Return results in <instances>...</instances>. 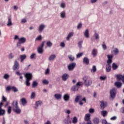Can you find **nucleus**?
<instances>
[{
    "instance_id": "f257e3e1",
    "label": "nucleus",
    "mask_w": 124,
    "mask_h": 124,
    "mask_svg": "<svg viewBox=\"0 0 124 124\" xmlns=\"http://www.w3.org/2000/svg\"><path fill=\"white\" fill-rule=\"evenodd\" d=\"M13 109V111L16 113V114H21V109L19 108L18 106V101L17 100H14L12 103V107L9 106L7 109L8 114H11V109Z\"/></svg>"
},
{
    "instance_id": "f03ea898",
    "label": "nucleus",
    "mask_w": 124,
    "mask_h": 124,
    "mask_svg": "<svg viewBox=\"0 0 124 124\" xmlns=\"http://www.w3.org/2000/svg\"><path fill=\"white\" fill-rule=\"evenodd\" d=\"M114 57L113 55H108L107 58L108 59L107 61L108 64L106 65V71L107 72H110L111 71V65L110 63H112V59Z\"/></svg>"
},
{
    "instance_id": "7ed1b4c3",
    "label": "nucleus",
    "mask_w": 124,
    "mask_h": 124,
    "mask_svg": "<svg viewBox=\"0 0 124 124\" xmlns=\"http://www.w3.org/2000/svg\"><path fill=\"white\" fill-rule=\"evenodd\" d=\"M25 77L26 78L25 85L27 86V87H29V86H31V83H30V81L32 78V75L31 73H28L25 74Z\"/></svg>"
},
{
    "instance_id": "20e7f679",
    "label": "nucleus",
    "mask_w": 124,
    "mask_h": 124,
    "mask_svg": "<svg viewBox=\"0 0 124 124\" xmlns=\"http://www.w3.org/2000/svg\"><path fill=\"white\" fill-rule=\"evenodd\" d=\"M83 80L84 81V85L86 87H89L93 84V81L90 78V77L87 76H85L83 78Z\"/></svg>"
},
{
    "instance_id": "39448f33",
    "label": "nucleus",
    "mask_w": 124,
    "mask_h": 124,
    "mask_svg": "<svg viewBox=\"0 0 124 124\" xmlns=\"http://www.w3.org/2000/svg\"><path fill=\"white\" fill-rule=\"evenodd\" d=\"M46 25L44 23L40 24L38 27V31H39V32H42V31L46 29Z\"/></svg>"
},
{
    "instance_id": "423d86ee",
    "label": "nucleus",
    "mask_w": 124,
    "mask_h": 124,
    "mask_svg": "<svg viewBox=\"0 0 124 124\" xmlns=\"http://www.w3.org/2000/svg\"><path fill=\"white\" fill-rule=\"evenodd\" d=\"M44 43H45V42H43L41 45L38 46L37 48V52L38 54H43V47H44Z\"/></svg>"
},
{
    "instance_id": "0eeeda50",
    "label": "nucleus",
    "mask_w": 124,
    "mask_h": 124,
    "mask_svg": "<svg viewBox=\"0 0 124 124\" xmlns=\"http://www.w3.org/2000/svg\"><path fill=\"white\" fill-rule=\"evenodd\" d=\"M76 67V63L73 62L69 64L68 65V69L69 71H72Z\"/></svg>"
},
{
    "instance_id": "6e6552de",
    "label": "nucleus",
    "mask_w": 124,
    "mask_h": 124,
    "mask_svg": "<svg viewBox=\"0 0 124 124\" xmlns=\"http://www.w3.org/2000/svg\"><path fill=\"white\" fill-rule=\"evenodd\" d=\"M110 96L112 99H114L116 97V89L115 88H113L110 91Z\"/></svg>"
},
{
    "instance_id": "1a4fd4ad",
    "label": "nucleus",
    "mask_w": 124,
    "mask_h": 124,
    "mask_svg": "<svg viewBox=\"0 0 124 124\" xmlns=\"http://www.w3.org/2000/svg\"><path fill=\"white\" fill-rule=\"evenodd\" d=\"M119 48L117 47H114V46L112 47L111 53L114 55V56H117L118 54H119Z\"/></svg>"
},
{
    "instance_id": "9d476101",
    "label": "nucleus",
    "mask_w": 124,
    "mask_h": 124,
    "mask_svg": "<svg viewBox=\"0 0 124 124\" xmlns=\"http://www.w3.org/2000/svg\"><path fill=\"white\" fill-rule=\"evenodd\" d=\"M3 105V103H0V116H4L5 115V110L3 109L1 107Z\"/></svg>"
},
{
    "instance_id": "9b49d317",
    "label": "nucleus",
    "mask_w": 124,
    "mask_h": 124,
    "mask_svg": "<svg viewBox=\"0 0 124 124\" xmlns=\"http://www.w3.org/2000/svg\"><path fill=\"white\" fill-rule=\"evenodd\" d=\"M6 25L7 27H11V26H13V23L12 22V18L11 17V16L8 17Z\"/></svg>"
},
{
    "instance_id": "f8f14e48",
    "label": "nucleus",
    "mask_w": 124,
    "mask_h": 124,
    "mask_svg": "<svg viewBox=\"0 0 124 124\" xmlns=\"http://www.w3.org/2000/svg\"><path fill=\"white\" fill-rule=\"evenodd\" d=\"M100 103V108L102 110H103V109H104L106 107H107V102L101 101Z\"/></svg>"
},
{
    "instance_id": "ddd939ff",
    "label": "nucleus",
    "mask_w": 124,
    "mask_h": 124,
    "mask_svg": "<svg viewBox=\"0 0 124 124\" xmlns=\"http://www.w3.org/2000/svg\"><path fill=\"white\" fill-rule=\"evenodd\" d=\"M56 56L55 55V54H51L48 58V61L49 62H54L55 60H56Z\"/></svg>"
},
{
    "instance_id": "4468645a",
    "label": "nucleus",
    "mask_w": 124,
    "mask_h": 124,
    "mask_svg": "<svg viewBox=\"0 0 124 124\" xmlns=\"http://www.w3.org/2000/svg\"><path fill=\"white\" fill-rule=\"evenodd\" d=\"M63 123L65 124H71L72 122H71V120H70L69 115H68L67 118L63 120Z\"/></svg>"
},
{
    "instance_id": "2eb2a0df",
    "label": "nucleus",
    "mask_w": 124,
    "mask_h": 124,
    "mask_svg": "<svg viewBox=\"0 0 124 124\" xmlns=\"http://www.w3.org/2000/svg\"><path fill=\"white\" fill-rule=\"evenodd\" d=\"M13 68L14 70H18L19 69V62H15Z\"/></svg>"
},
{
    "instance_id": "dca6fc26",
    "label": "nucleus",
    "mask_w": 124,
    "mask_h": 124,
    "mask_svg": "<svg viewBox=\"0 0 124 124\" xmlns=\"http://www.w3.org/2000/svg\"><path fill=\"white\" fill-rule=\"evenodd\" d=\"M43 104V103L42 102L41 100L37 101L35 102V106L36 107L35 108L36 109L37 108V107H39V106H41Z\"/></svg>"
},
{
    "instance_id": "f3484780",
    "label": "nucleus",
    "mask_w": 124,
    "mask_h": 124,
    "mask_svg": "<svg viewBox=\"0 0 124 124\" xmlns=\"http://www.w3.org/2000/svg\"><path fill=\"white\" fill-rule=\"evenodd\" d=\"M69 76L67 74H64L62 76V81H66L68 79Z\"/></svg>"
},
{
    "instance_id": "a211bd4d",
    "label": "nucleus",
    "mask_w": 124,
    "mask_h": 124,
    "mask_svg": "<svg viewBox=\"0 0 124 124\" xmlns=\"http://www.w3.org/2000/svg\"><path fill=\"white\" fill-rule=\"evenodd\" d=\"M89 32L90 31H89V29H86L84 32L83 34L86 38H89V37H90Z\"/></svg>"
},
{
    "instance_id": "6ab92c4d",
    "label": "nucleus",
    "mask_w": 124,
    "mask_h": 124,
    "mask_svg": "<svg viewBox=\"0 0 124 124\" xmlns=\"http://www.w3.org/2000/svg\"><path fill=\"white\" fill-rule=\"evenodd\" d=\"M62 95L61 93H56L54 94V97L57 100H60V99H62Z\"/></svg>"
},
{
    "instance_id": "aec40b11",
    "label": "nucleus",
    "mask_w": 124,
    "mask_h": 124,
    "mask_svg": "<svg viewBox=\"0 0 124 124\" xmlns=\"http://www.w3.org/2000/svg\"><path fill=\"white\" fill-rule=\"evenodd\" d=\"M20 101L23 106H26V105H27V103H28V102L27 101V99H26L25 98H21L20 99Z\"/></svg>"
},
{
    "instance_id": "412c9836",
    "label": "nucleus",
    "mask_w": 124,
    "mask_h": 124,
    "mask_svg": "<svg viewBox=\"0 0 124 124\" xmlns=\"http://www.w3.org/2000/svg\"><path fill=\"white\" fill-rule=\"evenodd\" d=\"M91 120V114L90 113H88L85 114L84 116V121L86 122H88Z\"/></svg>"
},
{
    "instance_id": "4be33fe9",
    "label": "nucleus",
    "mask_w": 124,
    "mask_h": 124,
    "mask_svg": "<svg viewBox=\"0 0 124 124\" xmlns=\"http://www.w3.org/2000/svg\"><path fill=\"white\" fill-rule=\"evenodd\" d=\"M18 41L22 44L25 43L26 41H27V39L25 37H22L18 39Z\"/></svg>"
},
{
    "instance_id": "5701e85b",
    "label": "nucleus",
    "mask_w": 124,
    "mask_h": 124,
    "mask_svg": "<svg viewBox=\"0 0 124 124\" xmlns=\"http://www.w3.org/2000/svg\"><path fill=\"white\" fill-rule=\"evenodd\" d=\"M60 15L61 18H62V19H64V18H65L66 16L65 11H63L61 12L60 14Z\"/></svg>"
},
{
    "instance_id": "b1692460",
    "label": "nucleus",
    "mask_w": 124,
    "mask_h": 124,
    "mask_svg": "<svg viewBox=\"0 0 124 124\" xmlns=\"http://www.w3.org/2000/svg\"><path fill=\"white\" fill-rule=\"evenodd\" d=\"M73 34H74V32H70L67 35V37H66V40H67V41L69 40V39H70V38H71V37H72V36H73Z\"/></svg>"
},
{
    "instance_id": "393cba45",
    "label": "nucleus",
    "mask_w": 124,
    "mask_h": 124,
    "mask_svg": "<svg viewBox=\"0 0 124 124\" xmlns=\"http://www.w3.org/2000/svg\"><path fill=\"white\" fill-rule=\"evenodd\" d=\"M20 59L21 60L20 62H24V60L27 59V55H26L25 54L20 55Z\"/></svg>"
},
{
    "instance_id": "a878e982",
    "label": "nucleus",
    "mask_w": 124,
    "mask_h": 124,
    "mask_svg": "<svg viewBox=\"0 0 124 124\" xmlns=\"http://www.w3.org/2000/svg\"><path fill=\"white\" fill-rule=\"evenodd\" d=\"M63 98L64 101H68L69 100V94H65L63 96Z\"/></svg>"
},
{
    "instance_id": "bb28decb",
    "label": "nucleus",
    "mask_w": 124,
    "mask_h": 124,
    "mask_svg": "<svg viewBox=\"0 0 124 124\" xmlns=\"http://www.w3.org/2000/svg\"><path fill=\"white\" fill-rule=\"evenodd\" d=\"M92 54L93 57H96V56H97V49H93L92 50Z\"/></svg>"
},
{
    "instance_id": "cd10ccee",
    "label": "nucleus",
    "mask_w": 124,
    "mask_h": 124,
    "mask_svg": "<svg viewBox=\"0 0 124 124\" xmlns=\"http://www.w3.org/2000/svg\"><path fill=\"white\" fill-rule=\"evenodd\" d=\"M83 62L84 63H85V64H89L90 63V61H89V59L87 57H85L83 58Z\"/></svg>"
},
{
    "instance_id": "c85d7f7f",
    "label": "nucleus",
    "mask_w": 124,
    "mask_h": 124,
    "mask_svg": "<svg viewBox=\"0 0 124 124\" xmlns=\"http://www.w3.org/2000/svg\"><path fill=\"white\" fill-rule=\"evenodd\" d=\"M46 45L49 48H51L52 46H53V43L50 41H48L46 43Z\"/></svg>"
},
{
    "instance_id": "c756f323",
    "label": "nucleus",
    "mask_w": 124,
    "mask_h": 124,
    "mask_svg": "<svg viewBox=\"0 0 124 124\" xmlns=\"http://www.w3.org/2000/svg\"><path fill=\"white\" fill-rule=\"evenodd\" d=\"M68 58L71 62H74V60H75V57H74L72 55H69L68 56Z\"/></svg>"
},
{
    "instance_id": "7c9ffc66",
    "label": "nucleus",
    "mask_w": 124,
    "mask_h": 124,
    "mask_svg": "<svg viewBox=\"0 0 124 124\" xmlns=\"http://www.w3.org/2000/svg\"><path fill=\"white\" fill-rule=\"evenodd\" d=\"M93 37L95 38L96 40H97L99 38V34H98L97 32H95L93 35Z\"/></svg>"
},
{
    "instance_id": "2f4dec72",
    "label": "nucleus",
    "mask_w": 124,
    "mask_h": 124,
    "mask_svg": "<svg viewBox=\"0 0 124 124\" xmlns=\"http://www.w3.org/2000/svg\"><path fill=\"white\" fill-rule=\"evenodd\" d=\"M41 40H42V35H39L35 38V41H41Z\"/></svg>"
},
{
    "instance_id": "473e14b6",
    "label": "nucleus",
    "mask_w": 124,
    "mask_h": 124,
    "mask_svg": "<svg viewBox=\"0 0 124 124\" xmlns=\"http://www.w3.org/2000/svg\"><path fill=\"white\" fill-rule=\"evenodd\" d=\"M115 85L116 86V87H117V88H121V87H122V82H116L115 83Z\"/></svg>"
},
{
    "instance_id": "72a5a7b5",
    "label": "nucleus",
    "mask_w": 124,
    "mask_h": 124,
    "mask_svg": "<svg viewBox=\"0 0 124 124\" xmlns=\"http://www.w3.org/2000/svg\"><path fill=\"white\" fill-rule=\"evenodd\" d=\"M78 122V118H77L76 116L74 117L72 119V123L74 124H76Z\"/></svg>"
},
{
    "instance_id": "f704fd0d",
    "label": "nucleus",
    "mask_w": 124,
    "mask_h": 124,
    "mask_svg": "<svg viewBox=\"0 0 124 124\" xmlns=\"http://www.w3.org/2000/svg\"><path fill=\"white\" fill-rule=\"evenodd\" d=\"M9 77H10V76L8 74H5L3 76V78L5 79V80H8Z\"/></svg>"
},
{
    "instance_id": "c9c22d12",
    "label": "nucleus",
    "mask_w": 124,
    "mask_h": 124,
    "mask_svg": "<svg viewBox=\"0 0 124 124\" xmlns=\"http://www.w3.org/2000/svg\"><path fill=\"white\" fill-rule=\"evenodd\" d=\"M108 112L106 110H103L101 111V114L103 117H106Z\"/></svg>"
},
{
    "instance_id": "e433bc0d",
    "label": "nucleus",
    "mask_w": 124,
    "mask_h": 124,
    "mask_svg": "<svg viewBox=\"0 0 124 124\" xmlns=\"http://www.w3.org/2000/svg\"><path fill=\"white\" fill-rule=\"evenodd\" d=\"M71 90L73 92H76V91H78V90H79V87H78L76 85V86H73L72 87Z\"/></svg>"
},
{
    "instance_id": "4c0bfd02",
    "label": "nucleus",
    "mask_w": 124,
    "mask_h": 124,
    "mask_svg": "<svg viewBox=\"0 0 124 124\" xmlns=\"http://www.w3.org/2000/svg\"><path fill=\"white\" fill-rule=\"evenodd\" d=\"M123 77H124V76H123L122 75H116V78L118 79V80H123Z\"/></svg>"
},
{
    "instance_id": "58836bf2",
    "label": "nucleus",
    "mask_w": 124,
    "mask_h": 124,
    "mask_svg": "<svg viewBox=\"0 0 124 124\" xmlns=\"http://www.w3.org/2000/svg\"><path fill=\"white\" fill-rule=\"evenodd\" d=\"M50 74V68H47L45 72V75H49Z\"/></svg>"
},
{
    "instance_id": "ea45409f",
    "label": "nucleus",
    "mask_w": 124,
    "mask_h": 124,
    "mask_svg": "<svg viewBox=\"0 0 124 124\" xmlns=\"http://www.w3.org/2000/svg\"><path fill=\"white\" fill-rule=\"evenodd\" d=\"M93 123L94 124H99V119H98V118H94L93 120Z\"/></svg>"
},
{
    "instance_id": "a19ab883",
    "label": "nucleus",
    "mask_w": 124,
    "mask_h": 124,
    "mask_svg": "<svg viewBox=\"0 0 124 124\" xmlns=\"http://www.w3.org/2000/svg\"><path fill=\"white\" fill-rule=\"evenodd\" d=\"M8 59H9V60H12V59H13V58H14V55H13V53H10L8 55Z\"/></svg>"
},
{
    "instance_id": "79ce46f5",
    "label": "nucleus",
    "mask_w": 124,
    "mask_h": 124,
    "mask_svg": "<svg viewBox=\"0 0 124 124\" xmlns=\"http://www.w3.org/2000/svg\"><path fill=\"white\" fill-rule=\"evenodd\" d=\"M42 83L43 85H48L49 84V81L47 79H43L42 80Z\"/></svg>"
},
{
    "instance_id": "37998d69",
    "label": "nucleus",
    "mask_w": 124,
    "mask_h": 124,
    "mask_svg": "<svg viewBox=\"0 0 124 124\" xmlns=\"http://www.w3.org/2000/svg\"><path fill=\"white\" fill-rule=\"evenodd\" d=\"M12 91H13V92H14V93H17L18 90V89H17V88H16V87L12 86Z\"/></svg>"
},
{
    "instance_id": "c03bdc74",
    "label": "nucleus",
    "mask_w": 124,
    "mask_h": 124,
    "mask_svg": "<svg viewBox=\"0 0 124 124\" xmlns=\"http://www.w3.org/2000/svg\"><path fill=\"white\" fill-rule=\"evenodd\" d=\"M31 99H34L35 98V93L32 92L31 95Z\"/></svg>"
},
{
    "instance_id": "a18cd8bd",
    "label": "nucleus",
    "mask_w": 124,
    "mask_h": 124,
    "mask_svg": "<svg viewBox=\"0 0 124 124\" xmlns=\"http://www.w3.org/2000/svg\"><path fill=\"white\" fill-rule=\"evenodd\" d=\"M118 66L117 64H116V63H113L112 64V69H113V70H116V69H117V68H118Z\"/></svg>"
},
{
    "instance_id": "49530a36",
    "label": "nucleus",
    "mask_w": 124,
    "mask_h": 124,
    "mask_svg": "<svg viewBox=\"0 0 124 124\" xmlns=\"http://www.w3.org/2000/svg\"><path fill=\"white\" fill-rule=\"evenodd\" d=\"M37 85H38V83L36 81H33L32 84V88H35V87H37Z\"/></svg>"
},
{
    "instance_id": "de8ad7c7",
    "label": "nucleus",
    "mask_w": 124,
    "mask_h": 124,
    "mask_svg": "<svg viewBox=\"0 0 124 124\" xmlns=\"http://www.w3.org/2000/svg\"><path fill=\"white\" fill-rule=\"evenodd\" d=\"M83 25L82 24V23H79L78 26H77V29L78 30H81V29H82V27Z\"/></svg>"
},
{
    "instance_id": "09e8293b",
    "label": "nucleus",
    "mask_w": 124,
    "mask_h": 124,
    "mask_svg": "<svg viewBox=\"0 0 124 124\" xmlns=\"http://www.w3.org/2000/svg\"><path fill=\"white\" fill-rule=\"evenodd\" d=\"M82 85H83V82H78V83H77L76 84V86L79 88V87H81V86H82Z\"/></svg>"
},
{
    "instance_id": "8fccbe9b",
    "label": "nucleus",
    "mask_w": 124,
    "mask_h": 124,
    "mask_svg": "<svg viewBox=\"0 0 124 124\" xmlns=\"http://www.w3.org/2000/svg\"><path fill=\"white\" fill-rule=\"evenodd\" d=\"M60 7H61L62 8H63V9H64V8H65V3L62 2L60 4Z\"/></svg>"
},
{
    "instance_id": "3c124183",
    "label": "nucleus",
    "mask_w": 124,
    "mask_h": 124,
    "mask_svg": "<svg viewBox=\"0 0 124 124\" xmlns=\"http://www.w3.org/2000/svg\"><path fill=\"white\" fill-rule=\"evenodd\" d=\"M80 98H81V96H77L75 99V102H78V101L80 100Z\"/></svg>"
},
{
    "instance_id": "603ef678",
    "label": "nucleus",
    "mask_w": 124,
    "mask_h": 124,
    "mask_svg": "<svg viewBox=\"0 0 124 124\" xmlns=\"http://www.w3.org/2000/svg\"><path fill=\"white\" fill-rule=\"evenodd\" d=\"M83 43V41H80L78 42V47L79 48H82V44Z\"/></svg>"
},
{
    "instance_id": "864d4df0",
    "label": "nucleus",
    "mask_w": 124,
    "mask_h": 124,
    "mask_svg": "<svg viewBox=\"0 0 124 124\" xmlns=\"http://www.w3.org/2000/svg\"><path fill=\"white\" fill-rule=\"evenodd\" d=\"M35 56H36V54L35 53H32L30 56V59H31V60H33V59H35Z\"/></svg>"
},
{
    "instance_id": "5fc2aeb1",
    "label": "nucleus",
    "mask_w": 124,
    "mask_h": 124,
    "mask_svg": "<svg viewBox=\"0 0 124 124\" xmlns=\"http://www.w3.org/2000/svg\"><path fill=\"white\" fill-rule=\"evenodd\" d=\"M96 71V66H93V68L91 70V72H95Z\"/></svg>"
},
{
    "instance_id": "6e6d98bb",
    "label": "nucleus",
    "mask_w": 124,
    "mask_h": 124,
    "mask_svg": "<svg viewBox=\"0 0 124 124\" xmlns=\"http://www.w3.org/2000/svg\"><path fill=\"white\" fill-rule=\"evenodd\" d=\"M12 90V86H8L6 88L7 92H10Z\"/></svg>"
},
{
    "instance_id": "4d7b16f0",
    "label": "nucleus",
    "mask_w": 124,
    "mask_h": 124,
    "mask_svg": "<svg viewBox=\"0 0 124 124\" xmlns=\"http://www.w3.org/2000/svg\"><path fill=\"white\" fill-rule=\"evenodd\" d=\"M102 47L103 50H107V46L104 43L102 45Z\"/></svg>"
},
{
    "instance_id": "13d9d810",
    "label": "nucleus",
    "mask_w": 124,
    "mask_h": 124,
    "mask_svg": "<svg viewBox=\"0 0 124 124\" xmlns=\"http://www.w3.org/2000/svg\"><path fill=\"white\" fill-rule=\"evenodd\" d=\"M83 56V53H79L77 54V59H79V58H80V57H82Z\"/></svg>"
},
{
    "instance_id": "bf43d9fd",
    "label": "nucleus",
    "mask_w": 124,
    "mask_h": 124,
    "mask_svg": "<svg viewBox=\"0 0 124 124\" xmlns=\"http://www.w3.org/2000/svg\"><path fill=\"white\" fill-rule=\"evenodd\" d=\"M60 46L62 48H64V47H65V44H64V42H62L60 43Z\"/></svg>"
},
{
    "instance_id": "052dcab7",
    "label": "nucleus",
    "mask_w": 124,
    "mask_h": 124,
    "mask_svg": "<svg viewBox=\"0 0 124 124\" xmlns=\"http://www.w3.org/2000/svg\"><path fill=\"white\" fill-rule=\"evenodd\" d=\"M89 112L90 114H93V113H94V109L93 108H90L89 110Z\"/></svg>"
},
{
    "instance_id": "680f3d73",
    "label": "nucleus",
    "mask_w": 124,
    "mask_h": 124,
    "mask_svg": "<svg viewBox=\"0 0 124 124\" xmlns=\"http://www.w3.org/2000/svg\"><path fill=\"white\" fill-rule=\"evenodd\" d=\"M106 79V76H101L100 77V79L101 80V81H104Z\"/></svg>"
},
{
    "instance_id": "e2e57ef3",
    "label": "nucleus",
    "mask_w": 124,
    "mask_h": 124,
    "mask_svg": "<svg viewBox=\"0 0 124 124\" xmlns=\"http://www.w3.org/2000/svg\"><path fill=\"white\" fill-rule=\"evenodd\" d=\"M110 121H116L117 120V116H114L110 118Z\"/></svg>"
},
{
    "instance_id": "0e129e2a",
    "label": "nucleus",
    "mask_w": 124,
    "mask_h": 124,
    "mask_svg": "<svg viewBox=\"0 0 124 124\" xmlns=\"http://www.w3.org/2000/svg\"><path fill=\"white\" fill-rule=\"evenodd\" d=\"M25 23H27V19H26V18H23L21 20V24H24Z\"/></svg>"
},
{
    "instance_id": "69168bd1",
    "label": "nucleus",
    "mask_w": 124,
    "mask_h": 124,
    "mask_svg": "<svg viewBox=\"0 0 124 124\" xmlns=\"http://www.w3.org/2000/svg\"><path fill=\"white\" fill-rule=\"evenodd\" d=\"M14 40H17V39L19 40V39H20V38H19V36L16 35L14 36Z\"/></svg>"
},
{
    "instance_id": "338daca9",
    "label": "nucleus",
    "mask_w": 124,
    "mask_h": 124,
    "mask_svg": "<svg viewBox=\"0 0 124 124\" xmlns=\"http://www.w3.org/2000/svg\"><path fill=\"white\" fill-rule=\"evenodd\" d=\"M102 124H108L107 123V121H106V120H105V119H104L102 121Z\"/></svg>"
},
{
    "instance_id": "774afa93",
    "label": "nucleus",
    "mask_w": 124,
    "mask_h": 124,
    "mask_svg": "<svg viewBox=\"0 0 124 124\" xmlns=\"http://www.w3.org/2000/svg\"><path fill=\"white\" fill-rule=\"evenodd\" d=\"M98 0H90L91 3H95Z\"/></svg>"
}]
</instances>
